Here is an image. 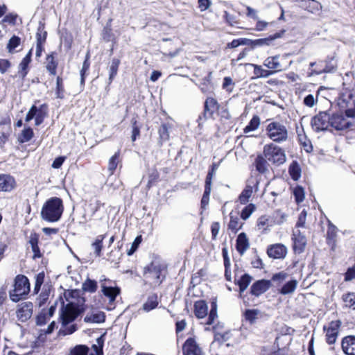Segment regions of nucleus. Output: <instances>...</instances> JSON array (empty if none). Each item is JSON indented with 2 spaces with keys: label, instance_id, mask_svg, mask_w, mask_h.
<instances>
[{
  "label": "nucleus",
  "instance_id": "40",
  "mask_svg": "<svg viewBox=\"0 0 355 355\" xmlns=\"http://www.w3.org/2000/svg\"><path fill=\"white\" fill-rule=\"evenodd\" d=\"M121 150H118L110 159L108 161L107 170L110 175H114L116 169L117 168L118 164L121 162Z\"/></svg>",
  "mask_w": 355,
  "mask_h": 355
},
{
  "label": "nucleus",
  "instance_id": "11",
  "mask_svg": "<svg viewBox=\"0 0 355 355\" xmlns=\"http://www.w3.org/2000/svg\"><path fill=\"white\" fill-rule=\"evenodd\" d=\"M81 311L82 310L77 304L73 302L67 304L63 307L60 314L62 324L67 325L73 322L78 317Z\"/></svg>",
  "mask_w": 355,
  "mask_h": 355
},
{
  "label": "nucleus",
  "instance_id": "36",
  "mask_svg": "<svg viewBox=\"0 0 355 355\" xmlns=\"http://www.w3.org/2000/svg\"><path fill=\"white\" fill-rule=\"evenodd\" d=\"M288 174L294 181L300 180L302 175V168L297 160H293L288 166Z\"/></svg>",
  "mask_w": 355,
  "mask_h": 355
},
{
  "label": "nucleus",
  "instance_id": "47",
  "mask_svg": "<svg viewBox=\"0 0 355 355\" xmlns=\"http://www.w3.org/2000/svg\"><path fill=\"white\" fill-rule=\"evenodd\" d=\"M218 318L217 315V302L216 299H213L211 302V309L208 314V318L206 324L211 325L214 324L215 320Z\"/></svg>",
  "mask_w": 355,
  "mask_h": 355
},
{
  "label": "nucleus",
  "instance_id": "64",
  "mask_svg": "<svg viewBox=\"0 0 355 355\" xmlns=\"http://www.w3.org/2000/svg\"><path fill=\"white\" fill-rule=\"evenodd\" d=\"M49 318L47 312L43 309L36 317V324L40 326L44 325L47 322Z\"/></svg>",
  "mask_w": 355,
  "mask_h": 355
},
{
  "label": "nucleus",
  "instance_id": "23",
  "mask_svg": "<svg viewBox=\"0 0 355 355\" xmlns=\"http://www.w3.org/2000/svg\"><path fill=\"white\" fill-rule=\"evenodd\" d=\"M16 186L15 178L7 174L0 175V192H10Z\"/></svg>",
  "mask_w": 355,
  "mask_h": 355
},
{
  "label": "nucleus",
  "instance_id": "33",
  "mask_svg": "<svg viewBox=\"0 0 355 355\" xmlns=\"http://www.w3.org/2000/svg\"><path fill=\"white\" fill-rule=\"evenodd\" d=\"M252 280V277L248 273H245L238 280H234V284L239 286V295L242 298L243 295L242 293L247 289L250 282Z\"/></svg>",
  "mask_w": 355,
  "mask_h": 355
},
{
  "label": "nucleus",
  "instance_id": "41",
  "mask_svg": "<svg viewBox=\"0 0 355 355\" xmlns=\"http://www.w3.org/2000/svg\"><path fill=\"white\" fill-rule=\"evenodd\" d=\"M65 88L64 79L62 76H58L55 80V94L57 98L64 99L65 98Z\"/></svg>",
  "mask_w": 355,
  "mask_h": 355
},
{
  "label": "nucleus",
  "instance_id": "14",
  "mask_svg": "<svg viewBox=\"0 0 355 355\" xmlns=\"http://www.w3.org/2000/svg\"><path fill=\"white\" fill-rule=\"evenodd\" d=\"M182 355H205L194 338H188L182 347Z\"/></svg>",
  "mask_w": 355,
  "mask_h": 355
},
{
  "label": "nucleus",
  "instance_id": "43",
  "mask_svg": "<svg viewBox=\"0 0 355 355\" xmlns=\"http://www.w3.org/2000/svg\"><path fill=\"white\" fill-rule=\"evenodd\" d=\"M159 304L158 297L155 293L148 296L146 302L143 304V309L146 311H150L157 307Z\"/></svg>",
  "mask_w": 355,
  "mask_h": 355
},
{
  "label": "nucleus",
  "instance_id": "38",
  "mask_svg": "<svg viewBox=\"0 0 355 355\" xmlns=\"http://www.w3.org/2000/svg\"><path fill=\"white\" fill-rule=\"evenodd\" d=\"M90 53L88 51L86 55L85 60L83 63L82 69L80 71V85H85L86 77L89 74V70L90 68Z\"/></svg>",
  "mask_w": 355,
  "mask_h": 355
},
{
  "label": "nucleus",
  "instance_id": "28",
  "mask_svg": "<svg viewBox=\"0 0 355 355\" xmlns=\"http://www.w3.org/2000/svg\"><path fill=\"white\" fill-rule=\"evenodd\" d=\"M250 243L249 239L245 232L240 233L236 240V251L241 254H243L249 248Z\"/></svg>",
  "mask_w": 355,
  "mask_h": 355
},
{
  "label": "nucleus",
  "instance_id": "44",
  "mask_svg": "<svg viewBox=\"0 0 355 355\" xmlns=\"http://www.w3.org/2000/svg\"><path fill=\"white\" fill-rule=\"evenodd\" d=\"M47 38V32L45 31V24L40 23L36 33V43L44 44Z\"/></svg>",
  "mask_w": 355,
  "mask_h": 355
},
{
  "label": "nucleus",
  "instance_id": "57",
  "mask_svg": "<svg viewBox=\"0 0 355 355\" xmlns=\"http://www.w3.org/2000/svg\"><path fill=\"white\" fill-rule=\"evenodd\" d=\"M2 17H3L1 20L2 24H9L11 26H15L17 24L18 15L15 12H6Z\"/></svg>",
  "mask_w": 355,
  "mask_h": 355
},
{
  "label": "nucleus",
  "instance_id": "29",
  "mask_svg": "<svg viewBox=\"0 0 355 355\" xmlns=\"http://www.w3.org/2000/svg\"><path fill=\"white\" fill-rule=\"evenodd\" d=\"M39 239L40 235L37 232H32L30 235L28 243L31 246L32 251L33 252V259H36L41 258L42 257V254L40 252V249L39 248Z\"/></svg>",
  "mask_w": 355,
  "mask_h": 355
},
{
  "label": "nucleus",
  "instance_id": "42",
  "mask_svg": "<svg viewBox=\"0 0 355 355\" xmlns=\"http://www.w3.org/2000/svg\"><path fill=\"white\" fill-rule=\"evenodd\" d=\"M51 291V288L50 286L45 285L43 287L42 292L37 298V303L40 307L43 306L47 302L50 296Z\"/></svg>",
  "mask_w": 355,
  "mask_h": 355
},
{
  "label": "nucleus",
  "instance_id": "50",
  "mask_svg": "<svg viewBox=\"0 0 355 355\" xmlns=\"http://www.w3.org/2000/svg\"><path fill=\"white\" fill-rule=\"evenodd\" d=\"M105 234H101L97 236L94 242L92 243V246L94 250V252L96 256L100 257L101 255V251L103 249V242L105 238Z\"/></svg>",
  "mask_w": 355,
  "mask_h": 355
},
{
  "label": "nucleus",
  "instance_id": "5",
  "mask_svg": "<svg viewBox=\"0 0 355 355\" xmlns=\"http://www.w3.org/2000/svg\"><path fill=\"white\" fill-rule=\"evenodd\" d=\"M267 137L276 144L286 142L288 139V131L285 125L279 121L269 123L266 128Z\"/></svg>",
  "mask_w": 355,
  "mask_h": 355
},
{
  "label": "nucleus",
  "instance_id": "61",
  "mask_svg": "<svg viewBox=\"0 0 355 355\" xmlns=\"http://www.w3.org/2000/svg\"><path fill=\"white\" fill-rule=\"evenodd\" d=\"M254 210V205L253 204H249L248 205L245 206L243 210L241 211V213L239 214V217L245 220L248 219L250 215L252 214L253 211Z\"/></svg>",
  "mask_w": 355,
  "mask_h": 355
},
{
  "label": "nucleus",
  "instance_id": "19",
  "mask_svg": "<svg viewBox=\"0 0 355 355\" xmlns=\"http://www.w3.org/2000/svg\"><path fill=\"white\" fill-rule=\"evenodd\" d=\"M300 7L312 14L319 13L322 8L321 3L317 0H296Z\"/></svg>",
  "mask_w": 355,
  "mask_h": 355
},
{
  "label": "nucleus",
  "instance_id": "17",
  "mask_svg": "<svg viewBox=\"0 0 355 355\" xmlns=\"http://www.w3.org/2000/svg\"><path fill=\"white\" fill-rule=\"evenodd\" d=\"M45 68L50 76H54L57 74V70L59 65L58 53L52 51L46 55L45 58Z\"/></svg>",
  "mask_w": 355,
  "mask_h": 355
},
{
  "label": "nucleus",
  "instance_id": "24",
  "mask_svg": "<svg viewBox=\"0 0 355 355\" xmlns=\"http://www.w3.org/2000/svg\"><path fill=\"white\" fill-rule=\"evenodd\" d=\"M341 347L346 355H355V336H345L341 341Z\"/></svg>",
  "mask_w": 355,
  "mask_h": 355
},
{
  "label": "nucleus",
  "instance_id": "4",
  "mask_svg": "<svg viewBox=\"0 0 355 355\" xmlns=\"http://www.w3.org/2000/svg\"><path fill=\"white\" fill-rule=\"evenodd\" d=\"M272 286L271 281L268 279H259L255 281L250 286L248 294L242 297L243 304L250 306L253 305L255 298L259 297Z\"/></svg>",
  "mask_w": 355,
  "mask_h": 355
},
{
  "label": "nucleus",
  "instance_id": "49",
  "mask_svg": "<svg viewBox=\"0 0 355 355\" xmlns=\"http://www.w3.org/2000/svg\"><path fill=\"white\" fill-rule=\"evenodd\" d=\"M34 137V132L31 127L24 128L19 135L18 140L20 143H26L31 140Z\"/></svg>",
  "mask_w": 355,
  "mask_h": 355
},
{
  "label": "nucleus",
  "instance_id": "31",
  "mask_svg": "<svg viewBox=\"0 0 355 355\" xmlns=\"http://www.w3.org/2000/svg\"><path fill=\"white\" fill-rule=\"evenodd\" d=\"M32 49H31L19 64V75L24 79L29 71V64L31 62Z\"/></svg>",
  "mask_w": 355,
  "mask_h": 355
},
{
  "label": "nucleus",
  "instance_id": "15",
  "mask_svg": "<svg viewBox=\"0 0 355 355\" xmlns=\"http://www.w3.org/2000/svg\"><path fill=\"white\" fill-rule=\"evenodd\" d=\"M33 304L31 302H24L18 305L16 311L17 319L22 322H26L33 314Z\"/></svg>",
  "mask_w": 355,
  "mask_h": 355
},
{
  "label": "nucleus",
  "instance_id": "18",
  "mask_svg": "<svg viewBox=\"0 0 355 355\" xmlns=\"http://www.w3.org/2000/svg\"><path fill=\"white\" fill-rule=\"evenodd\" d=\"M229 217L230 221L227 224V230L230 233L236 234L242 229L244 222L241 220L239 212L237 211H232L229 214Z\"/></svg>",
  "mask_w": 355,
  "mask_h": 355
},
{
  "label": "nucleus",
  "instance_id": "16",
  "mask_svg": "<svg viewBox=\"0 0 355 355\" xmlns=\"http://www.w3.org/2000/svg\"><path fill=\"white\" fill-rule=\"evenodd\" d=\"M267 254L270 258L275 259H282L287 254V248L282 243H275L269 245L266 250Z\"/></svg>",
  "mask_w": 355,
  "mask_h": 355
},
{
  "label": "nucleus",
  "instance_id": "3",
  "mask_svg": "<svg viewBox=\"0 0 355 355\" xmlns=\"http://www.w3.org/2000/svg\"><path fill=\"white\" fill-rule=\"evenodd\" d=\"M31 291V284L28 278L22 274L15 276L13 283V288L9 291L11 301L18 302L27 298Z\"/></svg>",
  "mask_w": 355,
  "mask_h": 355
},
{
  "label": "nucleus",
  "instance_id": "56",
  "mask_svg": "<svg viewBox=\"0 0 355 355\" xmlns=\"http://www.w3.org/2000/svg\"><path fill=\"white\" fill-rule=\"evenodd\" d=\"M97 288V282L95 280L89 278L83 282L82 286V288L84 291L89 293H95Z\"/></svg>",
  "mask_w": 355,
  "mask_h": 355
},
{
  "label": "nucleus",
  "instance_id": "7",
  "mask_svg": "<svg viewBox=\"0 0 355 355\" xmlns=\"http://www.w3.org/2000/svg\"><path fill=\"white\" fill-rule=\"evenodd\" d=\"M263 154L269 162L275 166L283 164L286 159L284 150L274 143L266 144L263 148Z\"/></svg>",
  "mask_w": 355,
  "mask_h": 355
},
{
  "label": "nucleus",
  "instance_id": "55",
  "mask_svg": "<svg viewBox=\"0 0 355 355\" xmlns=\"http://www.w3.org/2000/svg\"><path fill=\"white\" fill-rule=\"evenodd\" d=\"M223 17L225 21L230 26H236L240 23V20L237 16L230 14L226 10L224 11Z\"/></svg>",
  "mask_w": 355,
  "mask_h": 355
},
{
  "label": "nucleus",
  "instance_id": "25",
  "mask_svg": "<svg viewBox=\"0 0 355 355\" xmlns=\"http://www.w3.org/2000/svg\"><path fill=\"white\" fill-rule=\"evenodd\" d=\"M171 123H163L158 128V144L162 146L164 143L170 139V130L172 128Z\"/></svg>",
  "mask_w": 355,
  "mask_h": 355
},
{
  "label": "nucleus",
  "instance_id": "63",
  "mask_svg": "<svg viewBox=\"0 0 355 355\" xmlns=\"http://www.w3.org/2000/svg\"><path fill=\"white\" fill-rule=\"evenodd\" d=\"M219 164L214 162L209 167L208 173L205 178V183L211 184L212 179L215 173L218 168Z\"/></svg>",
  "mask_w": 355,
  "mask_h": 355
},
{
  "label": "nucleus",
  "instance_id": "9",
  "mask_svg": "<svg viewBox=\"0 0 355 355\" xmlns=\"http://www.w3.org/2000/svg\"><path fill=\"white\" fill-rule=\"evenodd\" d=\"M48 109L49 106L46 103L42 104L39 107L35 105H32L26 116L25 121L29 122L35 118V125H41L48 115Z\"/></svg>",
  "mask_w": 355,
  "mask_h": 355
},
{
  "label": "nucleus",
  "instance_id": "20",
  "mask_svg": "<svg viewBox=\"0 0 355 355\" xmlns=\"http://www.w3.org/2000/svg\"><path fill=\"white\" fill-rule=\"evenodd\" d=\"M284 33L285 31L282 30L266 38H260L254 40L248 39L249 42L248 45H250L252 48H255L257 46H269L272 44L274 40L281 37Z\"/></svg>",
  "mask_w": 355,
  "mask_h": 355
},
{
  "label": "nucleus",
  "instance_id": "35",
  "mask_svg": "<svg viewBox=\"0 0 355 355\" xmlns=\"http://www.w3.org/2000/svg\"><path fill=\"white\" fill-rule=\"evenodd\" d=\"M222 256L223 258V263H224V267H225V273H224L225 279L227 282H231L232 281L231 269H230L231 263H230V258L228 256L227 250L226 248H223L222 249Z\"/></svg>",
  "mask_w": 355,
  "mask_h": 355
},
{
  "label": "nucleus",
  "instance_id": "59",
  "mask_svg": "<svg viewBox=\"0 0 355 355\" xmlns=\"http://www.w3.org/2000/svg\"><path fill=\"white\" fill-rule=\"evenodd\" d=\"M21 44V39L19 37L13 35L12 36L7 44V49L9 53H13L15 48L19 46Z\"/></svg>",
  "mask_w": 355,
  "mask_h": 355
},
{
  "label": "nucleus",
  "instance_id": "13",
  "mask_svg": "<svg viewBox=\"0 0 355 355\" xmlns=\"http://www.w3.org/2000/svg\"><path fill=\"white\" fill-rule=\"evenodd\" d=\"M330 125L337 130L349 128L352 123L345 118L343 112H336L330 115Z\"/></svg>",
  "mask_w": 355,
  "mask_h": 355
},
{
  "label": "nucleus",
  "instance_id": "46",
  "mask_svg": "<svg viewBox=\"0 0 355 355\" xmlns=\"http://www.w3.org/2000/svg\"><path fill=\"white\" fill-rule=\"evenodd\" d=\"M297 282L295 279H292L286 282L283 286L279 289V293L282 295H288L293 293L297 288Z\"/></svg>",
  "mask_w": 355,
  "mask_h": 355
},
{
  "label": "nucleus",
  "instance_id": "34",
  "mask_svg": "<svg viewBox=\"0 0 355 355\" xmlns=\"http://www.w3.org/2000/svg\"><path fill=\"white\" fill-rule=\"evenodd\" d=\"M297 141L300 146H302L304 150L307 153H311L313 150V146L311 141L307 138L304 129L301 130H297Z\"/></svg>",
  "mask_w": 355,
  "mask_h": 355
},
{
  "label": "nucleus",
  "instance_id": "10",
  "mask_svg": "<svg viewBox=\"0 0 355 355\" xmlns=\"http://www.w3.org/2000/svg\"><path fill=\"white\" fill-rule=\"evenodd\" d=\"M341 325V320L338 319L323 326L322 329L325 334V341L327 344L333 345L336 342Z\"/></svg>",
  "mask_w": 355,
  "mask_h": 355
},
{
  "label": "nucleus",
  "instance_id": "54",
  "mask_svg": "<svg viewBox=\"0 0 355 355\" xmlns=\"http://www.w3.org/2000/svg\"><path fill=\"white\" fill-rule=\"evenodd\" d=\"M337 236V229L336 227L329 223L327 227V235H326V240L327 243H334L336 241V238Z\"/></svg>",
  "mask_w": 355,
  "mask_h": 355
},
{
  "label": "nucleus",
  "instance_id": "51",
  "mask_svg": "<svg viewBox=\"0 0 355 355\" xmlns=\"http://www.w3.org/2000/svg\"><path fill=\"white\" fill-rule=\"evenodd\" d=\"M211 191V184L205 182V190L201 199V209H205L209 204V196Z\"/></svg>",
  "mask_w": 355,
  "mask_h": 355
},
{
  "label": "nucleus",
  "instance_id": "26",
  "mask_svg": "<svg viewBox=\"0 0 355 355\" xmlns=\"http://www.w3.org/2000/svg\"><path fill=\"white\" fill-rule=\"evenodd\" d=\"M147 179L148 182L146 186L147 190H150L161 180L159 172L156 166L148 169Z\"/></svg>",
  "mask_w": 355,
  "mask_h": 355
},
{
  "label": "nucleus",
  "instance_id": "60",
  "mask_svg": "<svg viewBox=\"0 0 355 355\" xmlns=\"http://www.w3.org/2000/svg\"><path fill=\"white\" fill-rule=\"evenodd\" d=\"M89 347L86 345H78L72 348L70 351V355H87Z\"/></svg>",
  "mask_w": 355,
  "mask_h": 355
},
{
  "label": "nucleus",
  "instance_id": "12",
  "mask_svg": "<svg viewBox=\"0 0 355 355\" xmlns=\"http://www.w3.org/2000/svg\"><path fill=\"white\" fill-rule=\"evenodd\" d=\"M330 119L329 113L320 112L311 119V125L315 132L325 130L330 125Z\"/></svg>",
  "mask_w": 355,
  "mask_h": 355
},
{
  "label": "nucleus",
  "instance_id": "1",
  "mask_svg": "<svg viewBox=\"0 0 355 355\" xmlns=\"http://www.w3.org/2000/svg\"><path fill=\"white\" fill-rule=\"evenodd\" d=\"M167 273V265L157 261H152L143 270L145 284L153 288L159 287L163 283Z\"/></svg>",
  "mask_w": 355,
  "mask_h": 355
},
{
  "label": "nucleus",
  "instance_id": "32",
  "mask_svg": "<svg viewBox=\"0 0 355 355\" xmlns=\"http://www.w3.org/2000/svg\"><path fill=\"white\" fill-rule=\"evenodd\" d=\"M343 309L355 311V292L348 291L341 296Z\"/></svg>",
  "mask_w": 355,
  "mask_h": 355
},
{
  "label": "nucleus",
  "instance_id": "6",
  "mask_svg": "<svg viewBox=\"0 0 355 355\" xmlns=\"http://www.w3.org/2000/svg\"><path fill=\"white\" fill-rule=\"evenodd\" d=\"M220 108V104L216 98L212 96L207 97L204 102L203 110L197 119L198 126H202L208 119H214V116L218 114Z\"/></svg>",
  "mask_w": 355,
  "mask_h": 355
},
{
  "label": "nucleus",
  "instance_id": "52",
  "mask_svg": "<svg viewBox=\"0 0 355 355\" xmlns=\"http://www.w3.org/2000/svg\"><path fill=\"white\" fill-rule=\"evenodd\" d=\"M260 125V118L257 115H254L249 123L244 128L243 132L248 133L257 130Z\"/></svg>",
  "mask_w": 355,
  "mask_h": 355
},
{
  "label": "nucleus",
  "instance_id": "8",
  "mask_svg": "<svg viewBox=\"0 0 355 355\" xmlns=\"http://www.w3.org/2000/svg\"><path fill=\"white\" fill-rule=\"evenodd\" d=\"M285 55H276L274 56H269L263 61V66L272 71V75L277 72L282 71L286 69L289 65L290 62Z\"/></svg>",
  "mask_w": 355,
  "mask_h": 355
},
{
  "label": "nucleus",
  "instance_id": "21",
  "mask_svg": "<svg viewBox=\"0 0 355 355\" xmlns=\"http://www.w3.org/2000/svg\"><path fill=\"white\" fill-rule=\"evenodd\" d=\"M293 249L295 253L301 254L304 251L306 239L300 231L293 234Z\"/></svg>",
  "mask_w": 355,
  "mask_h": 355
},
{
  "label": "nucleus",
  "instance_id": "39",
  "mask_svg": "<svg viewBox=\"0 0 355 355\" xmlns=\"http://www.w3.org/2000/svg\"><path fill=\"white\" fill-rule=\"evenodd\" d=\"M251 66L253 67V79L268 78L272 75V71L263 69L261 65L251 64Z\"/></svg>",
  "mask_w": 355,
  "mask_h": 355
},
{
  "label": "nucleus",
  "instance_id": "58",
  "mask_svg": "<svg viewBox=\"0 0 355 355\" xmlns=\"http://www.w3.org/2000/svg\"><path fill=\"white\" fill-rule=\"evenodd\" d=\"M295 202L299 204L304 201L305 198L304 190L302 186L297 185L293 190Z\"/></svg>",
  "mask_w": 355,
  "mask_h": 355
},
{
  "label": "nucleus",
  "instance_id": "22",
  "mask_svg": "<svg viewBox=\"0 0 355 355\" xmlns=\"http://www.w3.org/2000/svg\"><path fill=\"white\" fill-rule=\"evenodd\" d=\"M268 162L263 154H259L254 159L253 166L259 174L263 175L269 171L270 165Z\"/></svg>",
  "mask_w": 355,
  "mask_h": 355
},
{
  "label": "nucleus",
  "instance_id": "62",
  "mask_svg": "<svg viewBox=\"0 0 355 355\" xmlns=\"http://www.w3.org/2000/svg\"><path fill=\"white\" fill-rule=\"evenodd\" d=\"M248 38H239L234 39L232 42H228L227 44V48L228 49H234L238 47L240 45H247L248 44Z\"/></svg>",
  "mask_w": 355,
  "mask_h": 355
},
{
  "label": "nucleus",
  "instance_id": "27",
  "mask_svg": "<svg viewBox=\"0 0 355 355\" xmlns=\"http://www.w3.org/2000/svg\"><path fill=\"white\" fill-rule=\"evenodd\" d=\"M101 292L103 295L108 299L109 302L112 303L116 300V297L121 294V289L118 286H103Z\"/></svg>",
  "mask_w": 355,
  "mask_h": 355
},
{
  "label": "nucleus",
  "instance_id": "37",
  "mask_svg": "<svg viewBox=\"0 0 355 355\" xmlns=\"http://www.w3.org/2000/svg\"><path fill=\"white\" fill-rule=\"evenodd\" d=\"M120 64V59L116 58H112L111 64L109 67V78L107 81L108 85H110L112 83L114 79L117 76Z\"/></svg>",
  "mask_w": 355,
  "mask_h": 355
},
{
  "label": "nucleus",
  "instance_id": "2",
  "mask_svg": "<svg viewBox=\"0 0 355 355\" xmlns=\"http://www.w3.org/2000/svg\"><path fill=\"white\" fill-rule=\"evenodd\" d=\"M64 210L62 199L51 197L44 203L41 209V217L45 221L55 223L60 220Z\"/></svg>",
  "mask_w": 355,
  "mask_h": 355
},
{
  "label": "nucleus",
  "instance_id": "48",
  "mask_svg": "<svg viewBox=\"0 0 355 355\" xmlns=\"http://www.w3.org/2000/svg\"><path fill=\"white\" fill-rule=\"evenodd\" d=\"M259 313V309H246L243 313V317L250 324H253L256 322Z\"/></svg>",
  "mask_w": 355,
  "mask_h": 355
},
{
  "label": "nucleus",
  "instance_id": "53",
  "mask_svg": "<svg viewBox=\"0 0 355 355\" xmlns=\"http://www.w3.org/2000/svg\"><path fill=\"white\" fill-rule=\"evenodd\" d=\"M106 332L103 333L100 337H98L96 339V345H93L92 346V349L94 351V354L98 355H103V345L105 343V336Z\"/></svg>",
  "mask_w": 355,
  "mask_h": 355
},
{
  "label": "nucleus",
  "instance_id": "45",
  "mask_svg": "<svg viewBox=\"0 0 355 355\" xmlns=\"http://www.w3.org/2000/svg\"><path fill=\"white\" fill-rule=\"evenodd\" d=\"M200 91L205 94H213L214 90V85L209 78H203L199 85Z\"/></svg>",
  "mask_w": 355,
  "mask_h": 355
},
{
  "label": "nucleus",
  "instance_id": "30",
  "mask_svg": "<svg viewBox=\"0 0 355 355\" xmlns=\"http://www.w3.org/2000/svg\"><path fill=\"white\" fill-rule=\"evenodd\" d=\"M195 316L198 319L205 318L208 314V307L206 302L202 300L196 301L193 305Z\"/></svg>",
  "mask_w": 355,
  "mask_h": 355
}]
</instances>
